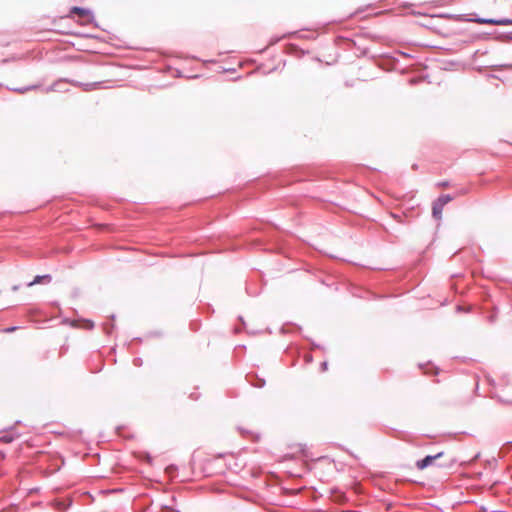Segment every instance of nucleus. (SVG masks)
I'll list each match as a JSON object with an SVG mask.
<instances>
[{
	"mask_svg": "<svg viewBox=\"0 0 512 512\" xmlns=\"http://www.w3.org/2000/svg\"><path fill=\"white\" fill-rule=\"evenodd\" d=\"M15 329H16V327H10V328H7V329H6V331H7V332H12V331H14Z\"/></svg>",
	"mask_w": 512,
	"mask_h": 512,
	"instance_id": "16",
	"label": "nucleus"
},
{
	"mask_svg": "<svg viewBox=\"0 0 512 512\" xmlns=\"http://www.w3.org/2000/svg\"><path fill=\"white\" fill-rule=\"evenodd\" d=\"M59 84H60V83H56V84L53 86V88H52V89H53V90H58V89H57V86H59Z\"/></svg>",
	"mask_w": 512,
	"mask_h": 512,
	"instance_id": "17",
	"label": "nucleus"
},
{
	"mask_svg": "<svg viewBox=\"0 0 512 512\" xmlns=\"http://www.w3.org/2000/svg\"><path fill=\"white\" fill-rule=\"evenodd\" d=\"M227 465H228V468H229V469H234V468L232 467V464H231L230 462H229Z\"/></svg>",
	"mask_w": 512,
	"mask_h": 512,
	"instance_id": "19",
	"label": "nucleus"
},
{
	"mask_svg": "<svg viewBox=\"0 0 512 512\" xmlns=\"http://www.w3.org/2000/svg\"><path fill=\"white\" fill-rule=\"evenodd\" d=\"M86 327H87V328H92V327H93V323H92V322H90V321H87V326H86Z\"/></svg>",
	"mask_w": 512,
	"mask_h": 512,
	"instance_id": "14",
	"label": "nucleus"
},
{
	"mask_svg": "<svg viewBox=\"0 0 512 512\" xmlns=\"http://www.w3.org/2000/svg\"><path fill=\"white\" fill-rule=\"evenodd\" d=\"M501 401H504V402H507V403H511V404H512V400L501 399Z\"/></svg>",
	"mask_w": 512,
	"mask_h": 512,
	"instance_id": "18",
	"label": "nucleus"
},
{
	"mask_svg": "<svg viewBox=\"0 0 512 512\" xmlns=\"http://www.w3.org/2000/svg\"><path fill=\"white\" fill-rule=\"evenodd\" d=\"M97 85H98V83H88V84H84L83 86H84L85 91H90Z\"/></svg>",
	"mask_w": 512,
	"mask_h": 512,
	"instance_id": "8",
	"label": "nucleus"
},
{
	"mask_svg": "<svg viewBox=\"0 0 512 512\" xmlns=\"http://www.w3.org/2000/svg\"><path fill=\"white\" fill-rule=\"evenodd\" d=\"M321 367H322V370H323V371L327 370V362H323V363L321 364Z\"/></svg>",
	"mask_w": 512,
	"mask_h": 512,
	"instance_id": "12",
	"label": "nucleus"
},
{
	"mask_svg": "<svg viewBox=\"0 0 512 512\" xmlns=\"http://www.w3.org/2000/svg\"><path fill=\"white\" fill-rule=\"evenodd\" d=\"M477 23L482 24H493V25H511L512 20L503 18V19H488V18H477L475 20Z\"/></svg>",
	"mask_w": 512,
	"mask_h": 512,
	"instance_id": "3",
	"label": "nucleus"
},
{
	"mask_svg": "<svg viewBox=\"0 0 512 512\" xmlns=\"http://www.w3.org/2000/svg\"><path fill=\"white\" fill-rule=\"evenodd\" d=\"M442 210H443L442 204H438L437 202H434L433 208H432V214L435 219L441 218Z\"/></svg>",
	"mask_w": 512,
	"mask_h": 512,
	"instance_id": "6",
	"label": "nucleus"
},
{
	"mask_svg": "<svg viewBox=\"0 0 512 512\" xmlns=\"http://www.w3.org/2000/svg\"><path fill=\"white\" fill-rule=\"evenodd\" d=\"M502 67H503V68L512 69V64L503 65Z\"/></svg>",
	"mask_w": 512,
	"mask_h": 512,
	"instance_id": "15",
	"label": "nucleus"
},
{
	"mask_svg": "<svg viewBox=\"0 0 512 512\" xmlns=\"http://www.w3.org/2000/svg\"><path fill=\"white\" fill-rule=\"evenodd\" d=\"M451 200H452V197L448 194H445V195H441L436 202L438 204H442V206L444 207Z\"/></svg>",
	"mask_w": 512,
	"mask_h": 512,
	"instance_id": "7",
	"label": "nucleus"
},
{
	"mask_svg": "<svg viewBox=\"0 0 512 512\" xmlns=\"http://www.w3.org/2000/svg\"><path fill=\"white\" fill-rule=\"evenodd\" d=\"M50 281H51V276L48 275V274L47 275L36 276L34 278V280L28 284V286L39 284V283H42V282L49 283Z\"/></svg>",
	"mask_w": 512,
	"mask_h": 512,
	"instance_id": "5",
	"label": "nucleus"
},
{
	"mask_svg": "<svg viewBox=\"0 0 512 512\" xmlns=\"http://www.w3.org/2000/svg\"><path fill=\"white\" fill-rule=\"evenodd\" d=\"M224 458H225V459H228V460H231V461H232V460H234V457H233V455H231V454H227V455H225V456H224Z\"/></svg>",
	"mask_w": 512,
	"mask_h": 512,
	"instance_id": "11",
	"label": "nucleus"
},
{
	"mask_svg": "<svg viewBox=\"0 0 512 512\" xmlns=\"http://www.w3.org/2000/svg\"><path fill=\"white\" fill-rule=\"evenodd\" d=\"M443 456V452H439L435 455H427L426 457H424L423 459L421 460H418L416 462V467L419 469V470H423L429 466H431L434 461L440 457Z\"/></svg>",
	"mask_w": 512,
	"mask_h": 512,
	"instance_id": "2",
	"label": "nucleus"
},
{
	"mask_svg": "<svg viewBox=\"0 0 512 512\" xmlns=\"http://www.w3.org/2000/svg\"><path fill=\"white\" fill-rule=\"evenodd\" d=\"M112 328L113 327L111 325L104 324V329H105L107 334L111 333Z\"/></svg>",
	"mask_w": 512,
	"mask_h": 512,
	"instance_id": "9",
	"label": "nucleus"
},
{
	"mask_svg": "<svg viewBox=\"0 0 512 512\" xmlns=\"http://www.w3.org/2000/svg\"><path fill=\"white\" fill-rule=\"evenodd\" d=\"M71 13L78 14L81 17L86 18L88 22L93 20V14L89 9L81 8V7H73L71 9Z\"/></svg>",
	"mask_w": 512,
	"mask_h": 512,
	"instance_id": "4",
	"label": "nucleus"
},
{
	"mask_svg": "<svg viewBox=\"0 0 512 512\" xmlns=\"http://www.w3.org/2000/svg\"><path fill=\"white\" fill-rule=\"evenodd\" d=\"M32 88H34V86H32V87H26V88H22V89H16V91H18V92H20V93H24V92H26V91H28V90H30V89H32Z\"/></svg>",
	"mask_w": 512,
	"mask_h": 512,
	"instance_id": "10",
	"label": "nucleus"
},
{
	"mask_svg": "<svg viewBox=\"0 0 512 512\" xmlns=\"http://www.w3.org/2000/svg\"><path fill=\"white\" fill-rule=\"evenodd\" d=\"M134 364L137 365V366L140 365L141 364V359H135L134 360Z\"/></svg>",
	"mask_w": 512,
	"mask_h": 512,
	"instance_id": "13",
	"label": "nucleus"
},
{
	"mask_svg": "<svg viewBox=\"0 0 512 512\" xmlns=\"http://www.w3.org/2000/svg\"><path fill=\"white\" fill-rule=\"evenodd\" d=\"M20 434L16 431L15 426L0 430V441L3 443H11L15 439L19 438Z\"/></svg>",
	"mask_w": 512,
	"mask_h": 512,
	"instance_id": "1",
	"label": "nucleus"
}]
</instances>
